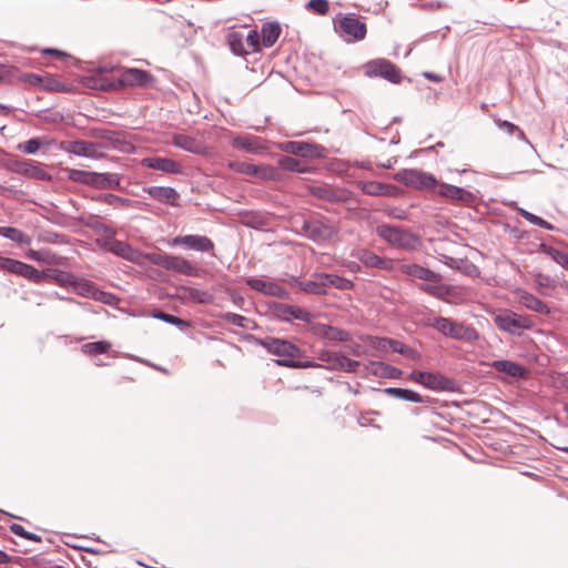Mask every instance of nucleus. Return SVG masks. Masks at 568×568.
Wrapping results in <instances>:
<instances>
[{
  "label": "nucleus",
  "mask_w": 568,
  "mask_h": 568,
  "mask_svg": "<svg viewBox=\"0 0 568 568\" xmlns=\"http://www.w3.org/2000/svg\"><path fill=\"white\" fill-rule=\"evenodd\" d=\"M432 326L443 335L454 339L471 342L478 338V333L475 328L447 317L434 318Z\"/></svg>",
  "instance_id": "2"
},
{
  "label": "nucleus",
  "mask_w": 568,
  "mask_h": 568,
  "mask_svg": "<svg viewBox=\"0 0 568 568\" xmlns=\"http://www.w3.org/2000/svg\"><path fill=\"white\" fill-rule=\"evenodd\" d=\"M495 325L506 333L520 335L524 331L530 329L534 322L530 317L519 315L510 310H503L494 317Z\"/></svg>",
  "instance_id": "3"
},
{
  "label": "nucleus",
  "mask_w": 568,
  "mask_h": 568,
  "mask_svg": "<svg viewBox=\"0 0 568 568\" xmlns=\"http://www.w3.org/2000/svg\"><path fill=\"white\" fill-rule=\"evenodd\" d=\"M336 27L346 42H357L365 39L367 29L364 22L354 16L339 14Z\"/></svg>",
  "instance_id": "7"
},
{
  "label": "nucleus",
  "mask_w": 568,
  "mask_h": 568,
  "mask_svg": "<svg viewBox=\"0 0 568 568\" xmlns=\"http://www.w3.org/2000/svg\"><path fill=\"white\" fill-rule=\"evenodd\" d=\"M352 256L361 261L367 267H375L387 270L390 267V263L375 253L365 250V248H356L352 252Z\"/></svg>",
  "instance_id": "17"
},
{
  "label": "nucleus",
  "mask_w": 568,
  "mask_h": 568,
  "mask_svg": "<svg viewBox=\"0 0 568 568\" xmlns=\"http://www.w3.org/2000/svg\"><path fill=\"white\" fill-rule=\"evenodd\" d=\"M440 261L452 268H460V265L464 263V260H456L447 255H443Z\"/></svg>",
  "instance_id": "64"
},
{
  "label": "nucleus",
  "mask_w": 568,
  "mask_h": 568,
  "mask_svg": "<svg viewBox=\"0 0 568 568\" xmlns=\"http://www.w3.org/2000/svg\"><path fill=\"white\" fill-rule=\"evenodd\" d=\"M278 165L285 171L302 172L301 162L292 156L282 158Z\"/></svg>",
  "instance_id": "46"
},
{
  "label": "nucleus",
  "mask_w": 568,
  "mask_h": 568,
  "mask_svg": "<svg viewBox=\"0 0 568 568\" xmlns=\"http://www.w3.org/2000/svg\"><path fill=\"white\" fill-rule=\"evenodd\" d=\"M111 348V343L106 341H98V342H91L83 344L81 346V351L85 355H97V354H103L106 353Z\"/></svg>",
  "instance_id": "35"
},
{
  "label": "nucleus",
  "mask_w": 568,
  "mask_h": 568,
  "mask_svg": "<svg viewBox=\"0 0 568 568\" xmlns=\"http://www.w3.org/2000/svg\"><path fill=\"white\" fill-rule=\"evenodd\" d=\"M515 295L518 302L530 311L537 312L539 314H548L550 312L549 307L541 300L525 290L517 288L515 291Z\"/></svg>",
  "instance_id": "18"
},
{
  "label": "nucleus",
  "mask_w": 568,
  "mask_h": 568,
  "mask_svg": "<svg viewBox=\"0 0 568 568\" xmlns=\"http://www.w3.org/2000/svg\"><path fill=\"white\" fill-rule=\"evenodd\" d=\"M336 371H343L347 373L355 372L359 366V362L349 359L348 357L341 354L338 363L336 365Z\"/></svg>",
  "instance_id": "45"
},
{
  "label": "nucleus",
  "mask_w": 568,
  "mask_h": 568,
  "mask_svg": "<svg viewBox=\"0 0 568 568\" xmlns=\"http://www.w3.org/2000/svg\"><path fill=\"white\" fill-rule=\"evenodd\" d=\"M114 254L128 258L134 260L135 251L124 242L115 241L112 243L110 248Z\"/></svg>",
  "instance_id": "39"
},
{
  "label": "nucleus",
  "mask_w": 568,
  "mask_h": 568,
  "mask_svg": "<svg viewBox=\"0 0 568 568\" xmlns=\"http://www.w3.org/2000/svg\"><path fill=\"white\" fill-rule=\"evenodd\" d=\"M166 270L189 276L197 274V270L187 260L175 255H170Z\"/></svg>",
  "instance_id": "27"
},
{
  "label": "nucleus",
  "mask_w": 568,
  "mask_h": 568,
  "mask_svg": "<svg viewBox=\"0 0 568 568\" xmlns=\"http://www.w3.org/2000/svg\"><path fill=\"white\" fill-rule=\"evenodd\" d=\"M276 364H278L281 366H286V367H322L321 364H317L315 362H312V361L300 362L296 358H294V359H277Z\"/></svg>",
  "instance_id": "47"
},
{
  "label": "nucleus",
  "mask_w": 568,
  "mask_h": 568,
  "mask_svg": "<svg viewBox=\"0 0 568 568\" xmlns=\"http://www.w3.org/2000/svg\"><path fill=\"white\" fill-rule=\"evenodd\" d=\"M0 235L6 239H9L16 243H19V244L29 245L32 242V239L30 235L23 233L22 231L16 229V227H10V226L0 227Z\"/></svg>",
  "instance_id": "32"
},
{
  "label": "nucleus",
  "mask_w": 568,
  "mask_h": 568,
  "mask_svg": "<svg viewBox=\"0 0 568 568\" xmlns=\"http://www.w3.org/2000/svg\"><path fill=\"white\" fill-rule=\"evenodd\" d=\"M394 178L406 186L418 190H435L437 186V180L434 175L417 169L402 170Z\"/></svg>",
  "instance_id": "4"
},
{
  "label": "nucleus",
  "mask_w": 568,
  "mask_h": 568,
  "mask_svg": "<svg viewBox=\"0 0 568 568\" xmlns=\"http://www.w3.org/2000/svg\"><path fill=\"white\" fill-rule=\"evenodd\" d=\"M376 233L386 242L399 247L413 248L418 242L417 237L412 233L387 224L377 226Z\"/></svg>",
  "instance_id": "5"
},
{
  "label": "nucleus",
  "mask_w": 568,
  "mask_h": 568,
  "mask_svg": "<svg viewBox=\"0 0 568 568\" xmlns=\"http://www.w3.org/2000/svg\"><path fill=\"white\" fill-rule=\"evenodd\" d=\"M69 180L95 189H119L121 179L116 173H98L78 169H64Z\"/></svg>",
  "instance_id": "1"
},
{
  "label": "nucleus",
  "mask_w": 568,
  "mask_h": 568,
  "mask_svg": "<svg viewBox=\"0 0 568 568\" xmlns=\"http://www.w3.org/2000/svg\"><path fill=\"white\" fill-rule=\"evenodd\" d=\"M74 285L77 294L93 298L97 288L90 282L80 281L77 282Z\"/></svg>",
  "instance_id": "48"
},
{
  "label": "nucleus",
  "mask_w": 568,
  "mask_h": 568,
  "mask_svg": "<svg viewBox=\"0 0 568 568\" xmlns=\"http://www.w3.org/2000/svg\"><path fill=\"white\" fill-rule=\"evenodd\" d=\"M185 247L197 252H209L213 250V242L204 235H186Z\"/></svg>",
  "instance_id": "29"
},
{
  "label": "nucleus",
  "mask_w": 568,
  "mask_h": 568,
  "mask_svg": "<svg viewBox=\"0 0 568 568\" xmlns=\"http://www.w3.org/2000/svg\"><path fill=\"white\" fill-rule=\"evenodd\" d=\"M9 169L14 173L30 179L41 181H51L52 179L42 164L30 160H13L9 164Z\"/></svg>",
  "instance_id": "9"
},
{
  "label": "nucleus",
  "mask_w": 568,
  "mask_h": 568,
  "mask_svg": "<svg viewBox=\"0 0 568 568\" xmlns=\"http://www.w3.org/2000/svg\"><path fill=\"white\" fill-rule=\"evenodd\" d=\"M326 276H327V278L325 280L326 288L335 287V288H338L342 291H346V290H351L353 287V282L347 278L341 277L335 274H326Z\"/></svg>",
  "instance_id": "37"
},
{
  "label": "nucleus",
  "mask_w": 568,
  "mask_h": 568,
  "mask_svg": "<svg viewBox=\"0 0 568 568\" xmlns=\"http://www.w3.org/2000/svg\"><path fill=\"white\" fill-rule=\"evenodd\" d=\"M384 393H386L393 397H396V398H399L403 400H407V402H413V403H423L424 402L423 397L418 393L410 390V389H406V388L388 387V388L384 389Z\"/></svg>",
  "instance_id": "31"
},
{
  "label": "nucleus",
  "mask_w": 568,
  "mask_h": 568,
  "mask_svg": "<svg viewBox=\"0 0 568 568\" xmlns=\"http://www.w3.org/2000/svg\"><path fill=\"white\" fill-rule=\"evenodd\" d=\"M258 33L256 31H248L244 34L245 45L248 50L256 51L258 50Z\"/></svg>",
  "instance_id": "56"
},
{
  "label": "nucleus",
  "mask_w": 568,
  "mask_h": 568,
  "mask_svg": "<svg viewBox=\"0 0 568 568\" xmlns=\"http://www.w3.org/2000/svg\"><path fill=\"white\" fill-rule=\"evenodd\" d=\"M409 378L432 390H444L448 385V379L436 373L414 371Z\"/></svg>",
  "instance_id": "13"
},
{
  "label": "nucleus",
  "mask_w": 568,
  "mask_h": 568,
  "mask_svg": "<svg viewBox=\"0 0 568 568\" xmlns=\"http://www.w3.org/2000/svg\"><path fill=\"white\" fill-rule=\"evenodd\" d=\"M93 200L98 202H103L105 204H109L113 207H130L133 204V201L125 197H120L114 194H99L93 197Z\"/></svg>",
  "instance_id": "34"
},
{
  "label": "nucleus",
  "mask_w": 568,
  "mask_h": 568,
  "mask_svg": "<svg viewBox=\"0 0 568 568\" xmlns=\"http://www.w3.org/2000/svg\"><path fill=\"white\" fill-rule=\"evenodd\" d=\"M142 165L149 169H153L156 171H161L164 173H179L181 171V166L178 162L160 156L145 158L142 160Z\"/></svg>",
  "instance_id": "19"
},
{
  "label": "nucleus",
  "mask_w": 568,
  "mask_h": 568,
  "mask_svg": "<svg viewBox=\"0 0 568 568\" xmlns=\"http://www.w3.org/2000/svg\"><path fill=\"white\" fill-rule=\"evenodd\" d=\"M94 230H95L97 233L102 234V235H104L108 239H112L115 235V232L111 227L105 225V224L98 223L94 226Z\"/></svg>",
  "instance_id": "62"
},
{
  "label": "nucleus",
  "mask_w": 568,
  "mask_h": 568,
  "mask_svg": "<svg viewBox=\"0 0 568 568\" xmlns=\"http://www.w3.org/2000/svg\"><path fill=\"white\" fill-rule=\"evenodd\" d=\"M257 344L268 353L281 357L280 359H294L301 355V349L295 344L286 339L267 336L258 339Z\"/></svg>",
  "instance_id": "6"
},
{
  "label": "nucleus",
  "mask_w": 568,
  "mask_h": 568,
  "mask_svg": "<svg viewBox=\"0 0 568 568\" xmlns=\"http://www.w3.org/2000/svg\"><path fill=\"white\" fill-rule=\"evenodd\" d=\"M518 211H519L520 215L524 219H526L528 222H530L531 224L538 226L539 223H541L542 219L540 216H537V215H535V214H532V213H530V212H528V211H526L524 209H519Z\"/></svg>",
  "instance_id": "63"
},
{
  "label": "nucleus",
  "mask_w": 568,
  "mask_h": 568,
  "mask_svg": "<svg viewBox=\"0 0 568 568\" xmlns=\"http://www.w3.org/2000/svg\"><path fill=\"white\" fill-rule=\"evenodd\" d=\"M187 297L191 301L200 303V304H210L214 300V296L211 293H209L207 291L192 288V287L187 290Z\"/></svg>",
  "instance_id": "40"
},
{
  "label": "nucleus",
  "mask_w": 568,
  "mask_h": 568,
  "mask_svg": "<svg viewBox=\"0 0 568 568\" xmlns=\"http://www.w3.org/2000/svg\"><path fill=\"white\" fill-rule=\"evenodd\" d=\"M27 257H29L30 260H33L36 262H48V253H44L42 251H34V250H29L27 252Z\"/></svg>",
  "instance_id": "60"
},
{
  "label": "nucleus",
  "mask_w": 568,
  "mask_h": 568,
  "mask_svg": "<svg viewBox=\"0 0 568 568\" xmlns=\"http://www.w3.org/2000/svg\"><path fill=\"white\" fill-rule=\"evenodd\" d=\"M59 149L89 159H100L103 156L98 144L87 141H62L59 144Z\"/></svg>",
  "instance_id": "10"
},
{
  "label": "nucleus",
  "mask_w": 568,
  "mask_h": 568,
  "mask_svg": "<svg viewBox=\"0 0 568 568\" xmlns=\"http://www.w3.org/2000/svg\"><path fill=\"white\" fill-rule=\"evenodd\" d=\"M155 318H159L165 323L175 325L180 328H184L189 326V323L180 317L173 316L171 314L164 313V312H156L153 315Z\"/></svg>",
  "instance_id": "43"
},
{
  "label": "nucleus",
  "mask_w": 568,
  "mask_h": 568,
  "mask_svg": "<svg viewBox=\"0 0 568 568\" xmlns=\"http://www.w3.org/2000/svg\"><path fill=\"white\" fill-rule=\"evenodd\" d=\"M227 42L231 47V50L239 55L247 53V48L245 45L244 33L241 31H231L227 34Z\"/></svg>",
  "instance_id": "33"
},
{
  "label": "nucleus",
  "mask_w": 568,
  "mask_h": 568,
  "mask_svg": "<svg viewBox=\"0 0 568 568\" xmlns=\"http://www.w3.org/2000/svg\"><path fill=\"white\" fill-rule=\"evenodd\" d=\"M339 356V353L331 352L327 349L318 352V359L325 363V365H322V367H325L331 371H336V365L338 363Z\"/></svg>",
  "instance_id": "38"
},
{
  "label": "nucleus",
  "mask_w": 568,
  "mask_h": 568,
  "mask_svg": "<svg viewBox=\"0 0 568 568\" xmlns=\"http://www.w3.org/2000/svg\"><path fill=\"white\" fill-rule=\"evenodd\" d=\"M420 288L426 293L430 294L440 300L448 301V296L455 292V288L443 284L440 281L426 282L420 285Z\"/></svg>",
  "instance_id": "28"
},
{
  "label": "nucleus",
  "mask_w": 568,
  "mask_h": 568,
  "mask_svg": "<svg viewBox=\"0 0 568 568\" xmlns=\"http://www.w3.org/2000/svg\"><path fill=\"white\" fill-rule=\"evenodd\" d=\"M549 254L557 264L568 270V253L556 248H550Z\"/></svg>",
  "instance_id": "54"
},
{
  "label": "nucleus",
  "mask_w": 568,
  "mask_h": 568,
  "mask_svg": "<svg viewBox=\"0 0 568 568\" xmlns=\"http://www.w3.org/2000/svg\"><path fill=\"white\" fill-rule=\"evenodd\" d=\"M173 144L194 154H203L206 150L205 145L195 138L185 134H175L173 136Z\"/></svg>",
  "instance_id": "24"
},
{
  "label": "nucleus",
  "mask_w": 568,
  "mask_h": 568,
  "mask_svg": "<svg viewBox=\"0 0 568 568\" xmlns=\"http://www.w3.org/2000/svg\"><path fill=\"white\" fill-rule=\"evenodd\" d=\"M305 8L317 14L324 16L328 12L329 4L327 0H310L305 4Z\"/></svg>",
  "instance_id": "44"
},
{
  "label": "nucleus",
  "mask_w": 568,
  "mask_h": 568,
  "mask_svg": "<svg viewBox=\"0 0 568 568\" xmlns=\"http://www.w3.org/2000/svg\"><path fill=\"white\" fill-rule=\"evenodd\" d=\"M304 231L311 240L317 243L329 241L337 233V229L333 224L320 220L305 222Z\"/></svg>",
  "instance_id": "11"
},
{
  "label": "nucleus",
  "mask_w": 568,
  "mask_h": 568,
  "mask_svg": "<svg viewBox=\"0 0 568 568\" xmlns=\"http://www.w3.org/2000/svg\"><path fill=\"white\" fill-rule=\"evenodd\" d=\"M93 298L105 304H112L115 300V297L112 294L99 290L95 291Z\"/></svg>",
  "instance_id": "61"
},
{
  "label": "nucleus",
  "mask_w": 568,
  "mask_h": 568,
  "mask_svg": "<svg viewBox=\"0 0 568 568\" xmlns=\"http://www.w3.org/2000/svg\"><path fill=\"white\" fill-rule=\"evenodd\" d=\"M18 275L33 281H39L41 278V274L37 268L23 262H20L19 264Z\"/></svg>",
  "instance_id": "42"
},
{
  "label": "nucleus",
  "mask_w": 568,
  "mask_h": 568,
  "mask_svg": "<svg viewBox=\"0 0 568 568\" xmlns=\"http://www.w3.org/2000/svg\"><path fill=\"white\" fill-rule=\"evenodd\" d=\"M386 345H388L396 353L407 354L408 352V349L397 341L383 339L381 346L385 347Z\"/></svg>",
  "instance_id": "59"
},
{
  "label": "nucleus",
  "mask_w": 568,
  "mask_h": 568,
  "mask_svg": "<svg viewBox=\"0 0 568 568\" xmlns=\"http://www.w3.org/2000/svg\"><path fill=\"white\" fill-rule=\"evenodd\" d=\"M42 143L39 139H30L26 141L24 143H20L18 145V150L21 152H24L27 154H34L39 151Z\"/></svg>",
  "instance_id": "49"
},
{
  "label": "nucleus",
  "mask_w": 568,
  "mask_h": 568,
  "mask_svg": "<svg viewBox=\"0 0 568 568\" xmlns=\"http://www.w3.org/2000/svg\"><path fill=\"white\" fill-rule=\"evenodd\" d=\"M329 326L331 325H326L323 323H315V324H312L311 332L318 337L327 339Z\"/></svg>",
  "instance_id": "58"
},
{
  "label": "nucleus",
  "mask_w": 568,
  "mask_h": 568,
  "mask_svg": "<svg viewBox=\"0 0 568 568\" xmlns=\"http://www.w3.org/2000/svg\"><path fill=\"white\" fill-rule=\"evenodd\" d=\"M222 318L235 326H239V327L246 326L245 322L247 320L244 316L235 314V313H230V312L225 313L222 315Z\"/></svg>",
  "instance_id": "57"
},
{
  "label": "nucleus",
  "mask_w": 568,
  "mask_h": 568,
  "mask_svg": "<svg viewBox=\"0 0 568 568\" xmlns=\"http://www.w3.org/2000/svg\"><path fill=\"white\" fill-rule=\"evenodd\" d=\"M435 191L440 196H444L446 199L453 200V201H460L465 203H469L474 200V194L469 191H466L462 187L447 184V183H438L435 187Z\"/></svg>",
  "instance_id": "14"
},
{
  "label": "nucleus",
  "mask_w": 568,
  "mask_h": 568,
  "mask_svg": "<svg viewBox=\"0 0 568 568\" xmlns=\"http://www.w3.org/2000/svg\"><path fill=\"white\" fill-rule=\"evenodd\" d=\"M281 28L275 22L264 23L261 30V38L263 45L266 48L272 47L278 39Z\"/></svg>",
  "instance_id": "30"
},
{
  "label": "nucleus",
  "mask_w": 568,
  "mask_h": 568,
  "mask_svg": "<svg viewBox=\"0 0 568 568\" xmlns=\"http://www.w3.org/2000/svg\"><path fill=\"white\" fill-rule=\"evenodd\" d=\"M151 81L152 75L140 69H126L121 74V82L125 85H146Z\"/></svg>",
  "instance_id": "23"
},
{
  "label": "nucleus",
  "mask_w": 568,
  "mask_h": 568,
  "mask_svg": "<svg viewBox=\"0 0 568 568\" xmlns=\"http://www.w3.org/2000/svg\"><path fill=\"white\" fill-rule=\"evenodd\" d=\"M145 192L150 196H152L153 199H155L162 203L171 204L173 206L178 205L176 200H178L179 194L173 187L150 186V187L145 189Z\"/></svg>",
  "instance_id": "25"
},
{
  "label": "nucleus",
  "mask_w": 568,
  "mask_h": 568,
  "mask_svg": "<svg viewBox=\"0 0 568 568\" xmlns=\"http://www.w3.org/2000/svg\"><path fill=\"white\" fill-rule=\"evenodd\" d=\"M400 271L406 275L425 282L442 281L439 274L417 264H403L400 265Z\"/></svg>",
  "instance_id": "21"
},
{
  "label": "nucleus",
  "mask_w": 568,
  "mask_h": 568,
  "mask_svg": "<svg viewBox=\"0 0 568 568\" xmlns=\"http://www.w3.org/2000/svg\"><path fill=\"white\" fill-rule=\"evenodd\" d=\"M491 367L507 377L519 378L527 375V369L525 367L507 359L494 361L491 363Z\"/></svg>",
  "instance_id": "22"
},
{
  "label": "nucleus",
  "mask_w": 568,
  "mask_h": 568,
  "mask_svg": "<svg viewBox=\"0 0 568 568\" xmlns=\"http://www.w3.org/2000/svg\"><path fill=\"white\" fill-rule=\"evenodd\" d=\"M20 261L0 255V270L18 274Z\"/></svg>",
  "instance_id": "52"
},
{
  "label": "nucleus",
  "mask_w": 568,
  "mask_h": 568,
  "mask_svg": "<svg viewBox=\"0 0 568 568\" xmlns=\"http://www.w3.org/2000/svg\"><path fill=\"white\" fill-rule=\"evenodd\" d=\"M357 186L368 195H381V196H395L398 193L396 186L390 184H384L375 181L358 182Z\"/></svg>",
  "instance_id": "20"
},
{
  "label": "nucleus",
  "mask_w": 568,
  "mask_h": 568,
  "mask_svg": "<svg viewBox=\"0 0 568 568\" xmlns=\"http://www.w3.org/2000/svg\"><path fill=\"white\" fill-rule=\"evenodd\" d=\"M229 166L242 174L253 175L261 180L273 181L277 179V171L271 165H255L244 162H230Z\"/></svg>",
  "instance_id": "12"
},
{
  "label": "nucleus",
  "mask_w": 568,
  "mask_h": 568,
  "mask_svg": "<svg viewBox=\"0 0 568 568\" xmlns=\"http://www.w3.org/2000/svg\"><path fill=\"white\" fill-rule=\"evenodd\" d=\"M326 278H327V276L325 273H316V274H313L310 280H306V281L294 280V281H295L296 285L305 293L322 295L327 292L326 282H325Z\"/></svg>",
  "instance_id": "15"
},
{
  "label": "nucleus",
  "mask_w": 568,
  "mask_h": 568,
  "mask_svg": "<svg viewBox=\"0 0 568 568\" xmlns=\"http://www.w3.org/2000/svg\"><path fill=\"white\" fill-rule=\"evenodd\" d=\"M146 258L155 265H159L166 270L170 255L169 254H160V253H150L146 255Z\"/></svg>",
  "instance_id": "55"
},
{
  "label": "nucleus",
  "mask_w": 568,
  "mask_h": 568,
  "mask_svg": "<svg viewBox=\"0 0 568 568\" xmlns=\"http://www.w3.org/2000/svg\"><path fill=\"white\" fill-rule=\"evenodd\" d=\"M328 341L346 342L351 339V334L338 327L329 326Z\"/></svg>",
  "instance_id": "50"
},
{
  "label": "nucleus",
  "mask_w": 568,
  "mask_h": 568,
  "mask_svg": "<svg viewBox=\"0 0 568 568\" xmlns=\"http://www.w3.org/2000/svg\"><path fill=\"white\" fill-rule=\"evenodd\" d=\"M311 148L312 146L307 143L293 141V142H287L285 144L284 150L286 152L295 154V155L305 156V155L310 154Z\"/></svg>",
  "instance_id": "41"
},
{
  "label": "nucleus",
  "mask_w": 568,
  "mask_h": 568,
  "mask_svg": "<svg viewBox=\"0 0 568 568\" xmlns=\"http://www.w3.org/2000/svg\"><path fill=\"white\" fill-rule=\"evenodd\" d=\"M365 74L367 77H381L393 83H398L402 79L400 71L390 61L376 59L365 64Z\"/></svg>",
  "instance_id": "8"
},
{
  "label": "nucleus",
  "mask_w": 568,
  "mask_h": 568,
  "mask_svg": "<svg viewBox=\"0 0 568 568\" xmlns=\"http://www.w3.org/2000/svg\"><path fill=\"white\" fill-rule=\"evenodd\" d=\"M283 314L286 318H295L303 322H311L312 315L306 310L300 307V306H291L287 305L283 310Z\"/></svg>",
  "instance_id": "36"
},
{
  "label": "nucleus",
  "mask_w": 568,
  "mask_h": 568,
  "mask_svg": "<svg viewBox=\"0 0 568 568\" xmlns=\"http://www.w3.org/2000/svg\"><path fill=\"white\" fill-rule=\"evenodd\" d=\"M20 261L0 255V270L18 274Z\"/></svg>",
  "instance_id": "53"
},
{
  "label": "nucleus",
  "mask_w": 568,
  "mask_h": 568,
  "mask_svg": "<svg viewBox=\"0 0 568 568\" xmlns=\"http://www.w3.org/2000/svg\"><path fill=\"white\" fill-rule=\"evenodd\" d=\"M246 284L251 288L266 295L283 296L285 294V290L282 286L273 281L265 278L250 277L246 280Z\"/></svg>",
  "instance_id": "16"
},
{
  "label": "nucleus",
  "mask_w": 568,
  "mask_h": 568,
  "mask_svg": "<svg viewBox=\"0 0 568 568\" xmlns=\"http://www.w3.org/2000/svg\"><path fill=\"white\" fill-rule=\"evenodd\" d=\"M232 145L235 149L244 150L248 153H260L264 151V146L258 138L252 135L236 136L232 140Z\"/></svg>",
  "instance_id": "26"
},
{
  "label": "nucleus",
  "mask_w": 568,
  "mask_h": 568,
  "mask_svg": "<svg viewBox=\"0 0 568 568\" xmlns=\"http://www.w3.org/2000/svg\"><path fill=\"white\" fill-rule=\"evenodd\" d=\"M496 125L500 129V130H505L507 131L508 134H514L515 132L518 133L519 138L525 140V134L524 132L517 126L515 125L514 123L511 122H508L506 120H496L495 121Z\"/></svg>",
  "instance_id": "51"
}]
</instances>
